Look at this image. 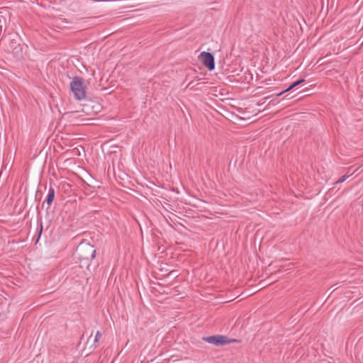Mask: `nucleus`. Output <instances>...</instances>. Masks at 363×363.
Here are the masks:
<instances>
[{
  "label": "nucleus",
  "mask_w": 363,
  "mask_h": 363,
  "mask_svg": "<svg viewBox=\"0 0 363 363\" xmlns=\"http://www.w3.org/2000/svg\"><path fill=\"white\" fill-rule=\"evenodd\" d=\"M199 58L203 65L210 71L215 69V61L213 55L208 52H202Z\"/></svg>",
  "instance_id": "20e7f679"
},
{
  "label": "nucleus",
  "mask_w": 363,
  "mask_h": 363,
  "mask_svg": "<svg viewBox=\"0 0 363 363\" xmlns=\"http://www.w3.org/2000/svg\"><path fill=\"white\" fill-rule=\"evenodd\" d=\"M202 340L206 342L214 345L216 346H223L230 344L231 342H240V340H238L236 339H230L227 336L222 335H216L208 337H203Z\"/></svg>",
  "instance_id": "7ed1b4c3"
},
{
  "label": "nucleus",
  "mask_w": 363,
  "mask_h": 363,
  "mask_svg": "<svg viewBox=\"0 0 363 363\" xmlns=\"http://www.w3.org/2000/svg\"><path fill=\"white\" fill-rule=\"evenodd\" d=\"M54 199H55V189L52 186H50L49 190H48V194L47 197L45 201L48 205L47 208H50V206L52 203Z\"/></svg>",
  "instance_id": "0eeeda50"
},
{
  "label": "nucleus",
  "mask_w": 363,
  "mask_h": 363,
  "mask_svg": "<svg viewBox=\"0 0 363 363\" xmlns=\"http://www.w3.org/2000/svg\"><path fill=\"white\" fill-rule=\"evenodd\" d=\"M69 86L71 91L73 93L77 100L80 101L85 99L86 87L82 77L79 76L73 77Z\"/></svg>",
  "instance_id": "f03ea898"
},
{
  "label": "nucleus",
  "mask_w": 363,
  "mask_h": 363,
  "mask_svg": "<svg viewBox=\"0 0 363 363\" xmlns=\"http://www.w3.org/2000/svg\"><path fill=\"white\" fill-rule=\"evenodd\" d=\"M42 231H43V225L42 223H40V228H39V232H38V235L39 236L40 235V234L42 233Z\"/></svg>",
  "instance_id": "9b49d317"
},
{
  "label": "nucleus",
  "mask_w": 363,
  "mask_h": 363,
  "mask_svg": "<svg viewBox=\"0 0 363 363\" xmlns=\"http://www.w3.org/2000/svg\"><path fill=\"white\" fill-rule=\"evenodd\" d=\"M303 82H305V79L303 78L300 79L298 80H296V81L294 82L288 88H286V89L281 91L279 93L275 94L274 96L276 97H279V96H281L283 94H284V93H286L287 91H289L291 89H293L294 88L296 87L297 86H298L299 84H301Z\"/></svg>",
  "instance_id": "423d86ee"
},
{
  "label": "nucleus",
  "mask_w": 363,
  "mask_h": 363,
  "mask_svg": "<svg viewBox=\"0 0 363 363\" xmlns=\"http://www.w3.org/2000/svg\"><path fill=\"white\" fill-rule=\"evenodd\" d=\"M74 255L81 264L89 267L90 262L96 257V249L90 243L82 242L77 246Z\"/></svg>",
  "instance_id": "f257e3e1"
},
{
  "label": "nucleus",
  "mask_w": 363,
  "mask_h": 363,
  "mask_svg": "<svg viewBox=\"0 0 363 363\" xmlns=\"http://www.w3.org/2000/svg\"><path fill=\"white\" fill-rule=\"evenodd\" d=\"M274 96V95H272V96ZM271 97H272V96L264 97V101H265L266 100L269 99V98H271Z\"/></svg>",
  "instance_id": "f8f14e48"
},
{
  "label": "nucleus",
  "mask_w": 363,
  "mask_h": 363,
  "mask_svg": "<svg viewBox=\"0 0 363 363\" xmlns=\"http://www.w3.org/2000/svg\"><path fill=\"white\" fill-rule=\"evenodd\" d=\"M102 335H101V333L100 331H97L96 333V335H95V338H94V348H96L97 347V343L99 342L101 337Z\"/></svg>",
  "instance_id": "1a4fd4ad"
},
{
  "label": "nucleus",
  "mask_w": 363,
  "mask_h": 363,
  "mask_svg": "<svg viewBox=\"0 0 363 363\" xmlns=\"http://www.w3.org/2000/svg\"><path fill=\"white\" fill-rule=\"evenodd\" d=\"M8 50L15 57L18 59L22 57V47L17 39H11L10 40Z\"/></svg>",
  "instance_id": "39448f33"
},
{
  "label": "nucleus",
  "mask_w": 363,
  "mask_h": 363,
  "mask_svg": "<svg viewBox=\"0 0 363 363\" xmlns=\"http://www.w3.org/2000/svg\"><path fill=\"white\" fill-rule=\"evenodd\" d=\"M93 104H94L93 101H89L88 104H85L84 106L86 108H88L89 107H91L92 108H95L94 110V111L95 113H97V112L100 111L101 108V106L99 104L94 105Z\"/></svg>",
  "instance_id": "6e6552de"
},
{
  "label": "nucleus",
  "mask_w": 363,
  "mask_h": 363,
  "mask_svg": "<svg viewBox=\"0 0 363 363\" xmlns=\"http://www.w3.org/2000/svg\"><path fill=\"white\" fill-rule=\"evenodd\" d=\"M350 177V175L346 174L342 176L337 181H336L334 184H340L344 182L347 179Z\"/></svg>",
  "instance_id": "9d476101"
}]
</instances>
